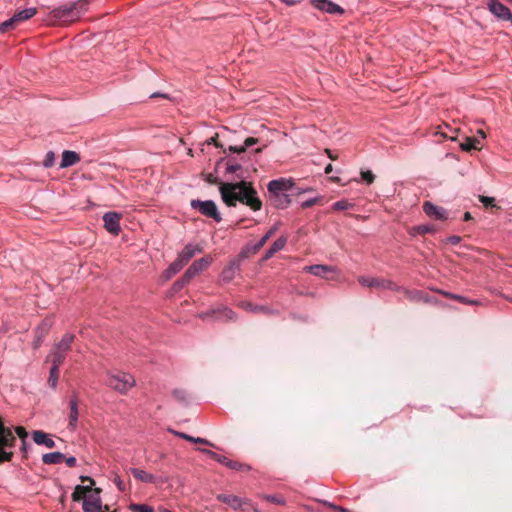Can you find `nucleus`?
Instances as JSON below:
<instances>
[{"label":"nucleus","mask_w":512,"mask_h":512,"mask_svg":"<svg viewBox=\"0 0 512 512\" xmlns=\"http://www.w3.org/2000/svg\"><path fill=\"white\" fill-rule=\"evenodd\" d=\"M221 198L227 206H235L239 201L252 210L258 211L262 207V202L257 197L256 190L251 183L240 181L238 183H221L219 187Z\"/></svg>","instance_id":"f257e3e1"},{"label":"nucleus","mask_w":512,"mask_h":512,"mask_svg":"<svg viewBox=\"0 0 512 512\" xmlns=\"http://www.w3.org/2000/svg\"><path fill=\"white\" fill-rule=\"evenodd\" d=\"M75 335L72 333H65L59 342L55 343L46 357V362L55 365H62L66 359L67 353L71 350L72 343Z\"/></svg>","instance_id":"f03ea898"},{"label":"nucleus","mask_w":512,"mask_h":512,"mask_svg":"<svg viewBox=\"0 0 512 512\" xmlns=\"http://www.w3.org/2000/svg\"><path fill=\"white\" fill-rule=\"evenodd\" d=\"M106 385L121 394H126L136 385V380L127 372H108Z\"/></svg>","instance_id":"7ed1b4c3"},{"label":"nucleus","mask_w":512,"mask_h":512,"mask_svg":"<svg viewBox=\"0 0 512 512\" xmlns=\"http://www.w3.org/2000/svg\"><path fill=\"white\" fill-rule=\"evenodd\" d=\"M16 443L13 431L6 427L0 418V464L10 462L14 456L12 449Z\"/></svg>","instance_id":"20e7f679"},{"label":"nucleus","mask_w":512,"mask_h":512,"mask_svg":"<svg viewBox=\"0 0 512 512\" xmlns=\"http://www.w3.org/2000/svg\"><path fill=\"white\" fill-rule=\"evenodd\" d=\"M191 207L194 209H198L201 214L206 217H210L216 222H220L222 220L221 214L218 211V208L214 201L212 200H192Z\"/></svg>","instance_id":"39448f33"},{"label":"nucleus","mask_w":512,"mask_h":512,"mask_svg":"<svg viewBox=\"0 0 512 512\" xmlns=\"http://www.w3.org/2000/svg\"><path fill=\"white\" fill-rule=\"evenodd\" d=\"M217 500L229 505L234 510H245L246 507H250L254 512H259L249 499H242L236 495L218 494Z\"/></svg>","instance_id":"423d86ee"},{"label":"nucleus","mask_w":512,"mask_h":512,"mask_svg":"<svg viewBox=\"0 0 512 512\" xmlns=\"http://www.w3.org/2000/svg\"><path fill=\"white\" fill-rule=\"evenodd\" d=\"M212 262L210 256L194 261L182 276V285H187L196 275L204 271Z\"/></svg>","instance_id":"0eeeda50"},{"label":"nucleus","mask_w":512,"mask_h":512,"mask_svg":"<svg viewBox=\"0 0 512 512\" xmlns=\"http://www.w3.org/2000/svg\"><path fill=\"white\" fill-rule=\"evenodd\" d=\"M359 283L365 287H376L381 289H389V290H400L398 286H396L393 282L387 279L380 278H372L361 276L358 279Z\"/></svg>","instance_id":"6e6552de"},{"label":"nucleus","mask_w":512,"mask_h":512,"mask_svg":"<svg viewBox=\"0 0 512 512\" xmlns=\"http://www.w3.org/2000/svg\"><path fill=\"white\" fill-rule=\"evenodd\" d=\"M100 490L95 489L83 501L84 512H105L99 496Z\"/></svg>","instance_id":"1a4fd4ad"},{"label":"nucleus","mask_w":512,"mask_h":512,"mask_svg":"<svg viewBox=\"0 0 512 512\" xmlns=\"http://www.w3.org/2000/svg\"><path fill=\"white\" fill-rule=\"evenodd\" d=\"M122 215L117 212H107L103 215L105 229L113 235H118L121 231L120 220Z\"/></svg>","instance_id":"9d476101"},{"label":"nucleus","mask_w":512,"mask_h":512,"mask_svg":"<svg viewBox=\"0 0 512 512\" xmlns=\"http://www.w3.org/2000/svg\"><path fill=\"white\" fill-rule=\"evenodd\" d=\"M490 12L498 19L510 21L512 24V13L510 9L499 2L498 0H491L488 4Z\"/></svg>","instance_id":"9b49d317"},{"label":"nucleus","mask_w":512,"mask_h":512,"mask_svg":"<svg viewBox=\"0 0 512 512\" xmlns=\"http://www.w3.org/2000/svg\"><path fill=\"white\" fill-rule=\"evenodd\" d=\"M311 5L314 8L328 14L342 15L344 13V9L341 6L330 0H311Z\"/></svg>","instance_id":"f8f14e48"},{"label":"nucleus","mask_w":512,"mask_h":512,"mask_svg":"<svg viewBox=\"0 0 512 512\" xmlns=\"http://www.w3.org/2000/svg\"><path fill=\"white\" fill-rule=\"evenodd\" d=\"M78 395L74 393L69 400V415H68V428L71 431H75L78 425L79 408H78Z\"/></svg>","instance_id":"ddd939ff"},{"label":"nucleus","mask_w":512,"mask_h":512,"mask_svg":"<svg viewBox=\"0 0 512 512\" xmlns=\"http://www.w3.org/2000/svg\"><path fill=\"white\" fill-rule=\"evenodd\" d=\"M293 186L294 183L291 179L280 178L269 182L268 191L271 195L280 194L291 190Z\"/></svg>","instance_id":"4468645a"},{"label":"nucleus","mask_w":512,"mask_h":512,"mask_svg":"<svg viewBox=\"0 0 512 512\" xmlns=\"http://www.w3.org/2000/svg\"><path fill=\"white\" fill-rule=\"evenodd\" d=\"M51 327V322L48 320L42 321V323L34 331V340L32 342L33 349H38L43 343Z\"/></svg>","instance_id":"2eb2a0df"},{"label":"nucleus","mask_w":512,"mask_h":512,"mask_svg":"<svg viewBox=\"0 0 512 512\" xmlns=\"http://www.w3.org/2000/svg\"><path fill=\"white\" fill-rule=\"evenodd\" d=\"M33 441L37 445H43L46 448H54L55 447V441L50 437V435L44 431L41 430H35L32 432Z\"/></svg>","instance_id":"dca6fc26"},{"label":"nucleus","mask_w":512,"mask_h":512,"mask_svg":"<svg viewBox=\"0 0 512 512\" xmlns=\"http://www.w3.org/2000/svg\"><path fill=\"white\" fill-rule=\"evenodd\" d=\"M423 210L429 217L437 220H444L447 218V212L444 208L435 206L430 202L424 203Z\"/></svg>","instance_id":"f3484780"},{"label":"nucleus","mask_w":512,"mask_h":512,"mask_svg":"<svg viewBox=\"0 0 512 512\" xmlns=\"http://www.w3.org/2000/svg\"><path fill=\"white\" fill-rule=\"evenodd\" d=\"M87 3V0H79L78 3H74L73 5L56 8L52 11V16L57 19L67 17L76 9L77 5L84 7Z\"/></svg>","instance_id":"a211bd4d"},{"label":"nucleus","mask_w":512,"mask_h":512,"mask_svg":"<svg viewBox=\"0 0 512 512\" xmlns=\"http://www.w3.org/2000/svg\"><path fill=\"white\" fill-rule=\"evenodd\" d=\"M202 251V248L199 245L187 244L183 250L179 253L178 259L186 265L189 260L194 257L196 253Z\"/></svg>","instance_id":"6ab92c4d"},{"label":"nucleus","mask_w":512,"mask_h":512,"mask_svg":"<svg viewBox=\"0 0 512 512\" xmlns=\"http://www.w3.org/2000/svg\"><path fill=\"white\" fill-rule=\"evenodd\" d=\"M80 161V156L71 150H65L62 153V159L60 162V168H67L77 164Z\"/></svg>","instance_id":"aec40b11"},{"label":"nucleus","mask_w":512,"mask_h":512,"mask_svg":"<svg viewBox=\"0 0 512 512\" xmlns=\"http://www.w3.org/2000/svg\"><path fill=\"white\" fill-rule=\"evenodd\" d=\"M304 270L318 277H325L329 272H334L336 269L328 265H311L304 267Z\"/></svg>","instance_id":"412c9836"},{"label":"nucleus","mask_w":512,"mask_h":512,"mask_svg":"<svg viewBox=\"0 0 512 512\" xmlns=\"http://www.w3.org/2000/svg\"><path fill=\"white\" fill-rule=\"evenodd\" d=\"M212 315H217L216 317L218 319L231 320L233 318L234 313L229 308L223 307V308L218 309V310H211L210 312L202 313L199 316L202 319H206L208 316H212Z\"/></svg>","instance_id":"4be33fe9"},{"label":"nucleus","mask_w":512,"mask_h":512,"mask_svg":"<svg viewBox=\"0 0 512 512\" xmlns=\"http://www.w3.org/2000/svg\"><path fill=\"white\" fill-rule=\"evenodd\" d=\"M240 269V263L238 261L232 262L229 266L223 269L221 278L224 282H230L234 279L237 271Z\"/></svg>","instance_id":"5701e85b"},{"label":"nucleus","mask_w":512,"mask_h":512,"mask_svg":"<svg viewBox=\"0 0 512 512\" xmlns=\"http://www.w3.org/2000/svg\"><path fill=\"white\" fill-rule=\"evenodd\" d=\"M287 243V238L284 236L279 237L274 241L272 246L266 251L264 260L270 259L276 252L282 250Z\"/></svg>","instance_id":"b1692460"},{"label":"nucleus","mask_w":512,"mask_h":512,"mask_svg":"<svg viewBox=\"0 0 512 512\" xmlns=\"http://www.w3.org/2000/svg\"><path fill=\"white\" fill-rule=\"evenodd\" d=\"M130 473L139 481L144 483H153L155 476L138 468H130Z\"/></svg>","instance_id":"393cba45"},{"label":"nucleus","mask_w":512,"mask_h":512,"mask_svg":"<svg viewBox=\"0 0 512 512\" xmlns=\"http://www.w3.org/2000/svg\"><path fill=\"white\" fill-rule=\"evenodd\" d=\"M272 203L275 207L284 209L290 205L291 200L289 195H287L286 193L273 194Z\"/></svg>","instance_id":"a878e982"},{"label":"nucleus","mask_w":512,"mask_h":512,"mask_svg":"<svg viewBox=\"0 0 512 512\" xmlns=\"http://www.w3.org/2000/svg\"><path fill=\"white\" fill-rule=\"evenodd\" d=\"M37 13V9L34 7L26 8L24 10H21L13 15L14 20L16 23H20L22 21L28 20L35 16Z\"/></svg>","instance_id":"bb28decb"},{"label":"nucleus","mask_w":512,"mask_h":512,"mask_svg":"<svg viewBox=\"0 0 512 512\" xmlns=\"http://www.w3.org/2000/svg\"><path fill=\"white\" fill-rule=\"evenodd\" d=\"M64 459V454L61 452L46 453L42 456L44 464H58Z\"/></svg>","instance_id":"cd10ccee"},{"label":"nucleus","mask_w":512,"mask_h":512,"mask_svg":"<svg viewBox=\"0 0 512 512\" xmlns=\"http://www.w3.org/2000/svg\"><path fill=\"white\" fill-rule=\"evenodd\" d=\"M278 230V225H274L272 228H270L266 234L254 245L253 252L256 253L259 251L265 243L275 234V232Z\"/></svg>","instance_id":"c85d7f7f"},{"label":"nucleus","mask_w":512,"mask_h":512,"mask_svg":"<svg viewBox=\"0 0 512 512\" xmlns=\"http://www.w3.org/2000/svg\"><path fill=\"white\" fill-rule=\"evenodd\" d=\"M59 368H60V365H55V364H52V366L50 368L49 378H48L47 383L52 389H56V387H57L58 379H59Z\"/></svg>","instance_id":"c756f323"},{"label":"nucleus","mask_w":512,"mask_h":512,"mask_svg":"<svg viewBox=\"0 0 512 512\" xmlns=\"http://www.w3.org/2000/svg\"><path fill=\"white\" fill-rule=\"evenodd\" d=\"M174 434L182 439H185L189 442H193V443H197V444H203V445H208V446H214L210 441H208L207 439L205 438H200V437H193L191 435H188L186 433H183V432H174Z\"/></svg>","instance_id":"7c9ffc66"},{"label":"nucleus","mask_w":512,"mask_h":512,"mask_svg":"<svg viewBox=\"0 0 512 512\" xmlns=\"http://www.w3.org/2000/svg\"><path fill=\"white\" fill-rule=\"evenodd\" d=\"M88 492H92L91 491V488L90 486H81V485H78L76 486L74 492L72 493V499L74 501H79L81 499H85L87 496H86V493Z\"/></svg>","instance_id":"2f4dec72"},{"label":"nucleus","mask_w":512,"mask_h":512,"mask_svg":"<svg viewBox=\"0 0 512 512\" xmlns=\"http://www.w3.org/2000/svg\"><path fill=\"white\" fill-rule=\"evenodd\" d=\"M258 143V139L254 137H249L244 141L243 146H230L229 150L234 153H242L246 150V148Z\"/></svg>","instance_id":"473e14b6"},{"label":"nucleus","mask_w":512,"mask_h":512,"mask_svg":"<svg viewBox=\"0 0 512 512\" xmlns=\"http://www.w3.org/2000/svg\"><path fill=\"white\" fill-rule=\"evenodd\" d=\"M185 265L177 258L173 263L170 264L168 269L165 271V277L169 279L176 273H178Z\"/></svg>","instance_id":"72a5a7b5"},{"label":"nucleus","mask_w":512,"mask_h":512,"mask_svg":"<svg viewBox=\"0 0 512 512\" xmlns=\"http://www.w3.org/2000/svg\"><path fill=\"white\" fill-rule=\"evenodd\" d=\"M433 232H435V228L432 225H418V226H414L410 230V234H412V235H415V234L423 235V234L433 233Z\"/></svg>","instance_id":"f704fd0d"},{"label":"nucleus","mask_w":512,"mask_h":512,"mask_svg":"<svg viewBox=\"0 0 512 512\" xmlns=\"http://www.w3.org/2000/svg\"><path fill=\"white\" fill-rule=\"evenodd\" d=\"M404 294L406 298H408L411 301H428V299L423 297L421 292L417 290H404Z\"/></svg>","instance_id":"c9c22d12"},{"label":"nucleus","mask_w":512,"mask_h":512,"mask_svg":"<svg viewBox=\"0 0 512 512\" xmlns=\"http://www.w3.org/2000/svg\"><path fill=\"white\" fill-rule=\"evenodd\" d=\"M172 394L180 402L188 403L190 400V395L184 389H174Z\"/></svg>","instance_id":"e433bc0d"},{"label":"nucleus","mask_w":512,"mask_h":512,"mask_svg":"<svg viewBox=\"0 0 512 512\" xmlns=\"http://www.w3.org/2000/svg\"><path fill=\"white\" fill-rule=\"evenodd\" d=\"M479 140L476 138H466V140L461 143V148L465 151H470L472 149H477Z\"/></svg>","instance_id":"4c0bfd02"},{"label":"nucleus","mask_w":512,"mask_h":512,"mask_svg":"<svg viewBox=\"0 0 512 512\" xmlns=\"http://www.w3.org/2000/svg\"><path fill=\"white\" fill-rule=\"evenodd\" d=\"M353 207V204L350 203L348 200H340L333 204V209L337 211H343L348 210Z\"/></svg>","instance_id":"58836bf2"},{"label":"nucleus","mask_w":512,"mask_h":512,"mask_svg":"<svg viewBox=\"0 0 512 512\" xmlns=\"http://www.w3.org/2000/svg\"><path fill=\"white\" fill-rule=\"evenodd\" d=\"M438 293H440L444 297H447V298L453 299V300H457L461 303L468 302V298L461 296V295L453 294V293H450V292H447L444 290H438Z\"/></svg>","instance_id":"ea45409f"},{"label":"nucleus","mask_w":512,"mask_h":512,"mask_svg":"<svg viewBox=\"0 0 512 512\" xmlns=\"http://www.w3.org/2000/svg\"><path fill=\"white\" fill-rule=\"evenodd\" d=\"M129 508L133 512H154L153 508L146 504H131Z\"/></svg>","instance_id":"a19ab883"},{"label":"nucleus","mask_w":512,"mask_h":512,"mask_svg":"<svg viewBox=\"0 0 512 512\" xmlns=\"http://www.w3.org/2000/svg\"><path fill=\"white\" fill-rule=\"evenodd\" d=\"M261 498L277 505H285L286 503L283 497H278L276 495H262Z\"/></svg>","instance_id":"79ce46f5"},{"label":"nucleus","mask_w":512,"mask_h":512,"mask_svg":"<svg viewBox=\"0 0 512 512\" xmlns=\"http://www.w3.org/2000/svg\"><path fill=\"white\" fill-rule=\"evenodd\" d=\"M16 25L17 23L12 16L10 19L0 24V32H6L10 29H13Z\"/></svg>","instance_id":"37998d69"},{"label":"nucleus","mask_w":512,"mask_h":512,"mask_svg":"<svg viewBox=\"0 0 512 512\" xmlns=\"http://www.w3.org/2000/svg\"><path fill=\"white\" fill-rule=\"evenodd\" d=\"M55 154L52 151L46 153L45 158L43 160V166L45 168H50L54 165Z\"/></svg>","instance_id":"c03bdc74"},{"label":"nucleus","mask_w":512,"mask_h":512,"mask_svg":"<svg viewBox=\"0 0 512 512\" xmlns=\"http://www.w3.org/2000/svg\"><path fill=\"white\" fill-rule=\"evenodd\" d=\"M361 177L367 184L373 183L375 179L374 174L370 170L361 171Z\"/></svg>","instance_id":"a18cd8bd"},{"label":"nucleus","mask_w":512,"mask_h":512,"mask_svg":"<svg viewBox=\"0 0 512 512\" xmlns=\"http://www.w3.org/2000/svg\"><path fill=\"white\" fill-rule=\"evenodd\" d=\"M15 433L20 438V440H27L28 432L23 426H16Z\"/></svg>","instance_id":"49530a36"},{"label":"nucleus","mask_w":512,"mask_h":512,"mask_svg":"<svg viewBox=\"0 0 512 512\" xmlns=\"http://www.w3.org/2000/svg\"><path fill=\"white\" fill-rule=\"evenodd\" d=\"M229 468L233 469V470H249L250 469V467L248 465H245V464H242V463H239L236 461H232V460L230 461Z\"/></svg>","instance_id":"de8ad7c7"},{"label":"nucleus","mask_w":512,"mask_h":512,"mask_svg":"<svg viewBox=\"0 0 512 512\" xmlns=\"http://www.w3.org/2000/svg\"><path fill=\"white\" fill-rule=\"evenodd\" d=\"M320 199H321V197H314V198L308 199V200L302 202L301 207L309 208V207L317 204L320 201Z\"/></svg>","instance_id":"09e8293b"},{"label":"nucleus","mask_w":512,"mask_h":512,"mask_svg":"<svg viewBox=\"0 0 512 512\" xmlns=\"http://www.w3.org/2000/svg\"><path fill=\"white\" fill-rule=\"evenodd\" d=\"M246 309H249L253 312H268V308L264 307V306H253L251 303H248L246 304L245 306Z\"/></svg>","instance_id":"8fccbe9b"},{"label":"nucleus","mask_w":512,"mask_h":512,"mask_svg":"<svg viewBox=\"0 0 512 512\" xmlns=\"http://www.w3.org/2000/svg\"><path fill=\"white\" fill-rule=\"evenodd\" d=\"M479 201L486 207L494 206V198L488 196H480Z\"/></svg>","instance_id":"3c124183"},{"label":"nucleus","mask_w":512,"mask_h":512,"mask_svg":"<svg viewBox=\"0 0 512 512\" xmlns=\"http://www.w3.org/2000/svg\"><path fill=\"white\" fill-rule=\"evenodd\" d=\"M214 460H216L217 462H219V463H221V464H223V465H225L227 467H229L230 461H231L227 457L219 455V454H217V456L215 457Z\"/></svg>","instance_id":"603ef678"},{"label":"nucleus","mask_w":512,"mask_h":512,"mask_svg":"<svg viewBox=\"0 0 512 512\" xmlns=\"http://www.w3.org/2000/svg\"><path fill=\"white\" fill-rule=\"evenodd\" d=\"M29 448H30V445L28 444L27 440H21L20 450L23 453L24 457L27 456Z\"/></svg>","instance_id":"864d4df0"},{"label":"nucleus","mask_w":512,"mask_h":512,"mask_svg":"<svg viewBox=\"0 0 512 512\" xmlns=\"http://www.w3.org/2000/svg\"><path fill=\"white\" fill-rule=\"evenodd\" d=\"M114 483L116 484V486L118 487V489L120 491L125 490V484H124L123 480L118 475L115 476Z\"/></svg>","instance_id":"5fc2aeb1"},{"label":"nucleus","mask_w":512,"mask_h":512,"mask_svg":"<svg viewBox=\"0 0 512 512\" xmlns=\"http://www.w3.org/2000/svg\"><path fill=\"white\" fill-rule=\"evenodd\" d=\"M200 452L206 454L207 456H209L210 458H213L215 459V457L217 456V453L213 452L212 450H209V449H205V448H199L198 449Z\"/></svg>","instance_id":"6e6d98bb"},{"label":"nucleus","mask_w":512,"mask_h":512,"mask_svg":"<svg viewBox=\"0 0 512 512\" xmlns=\"http://www.w3.org/2000/svg\"><path fill=\"white\" fill-rule=\"evenodd\" d=\"M461 241V238L459 236L453 235L447 238V242L451 243L452 245H456Z\"/></svg>","instance_id":"4d7b16f0"},{"label":"nucleus","mask_w":512,"mask_h":512,"mask_svg":"<svg viewBox=\"0 0 512 512\" xmlns=\"http://www.w3.org/2000/svg\"><path fill=\"white\" fill-rule=\"evenodd\" d=\"M65 462L69 467H74L76 465V458L73 456L68 457L65 459Z\"/></svg>","instance_id":"13d9d810"},{"label":"nucleus","mask_w":512,"mask_h":512,"mask_svg":"<svg viewBox=\"0 0 512 512\" xmlns=\"http://www.w3.org/2000/svg\"><path fill=\"white\" fill-rule=\"evenodd\" d=\"M184 286L185 285H182V278L179 281L175 282L173 285V287L176 291L182 289Z\"/></svg>","instance_id":"bf43d9fd"},{"label":"nucleus","mask_w":512,"mask_h":512,"mask_svg":"<svg viewBox=\"0 0 512 512\" xmlns=\"http://www.w3.org/2000/svg\"><path fill=\"white\" fill-rule=\"evenodd\" d=\"M325 153L331 160H336L337 156H335L330 149H325Z\"/></svg>","instance_id":"052dcab7"},{"label":"nucleus","mask_w":512,"mask_h":512,"mask_svg":"<svg viewBox=\"0 0 512 512\" xmlns=\"http://www.w3.org/2000/svg\"><path fill=\"white\" fill-rule=\"evenodd\" d=\"M333 170V166L332 164H328L326 167H325V173L326 174H330Z\"/></svg>","instance_id":"680f3d73"},{"label":"nucleus","mask_w":512,"mask_h":512,"mask_svg":"<svg viewBox=\"0 0 512 512\" xmlns=\"http://www.w3.org/2000/svg\"><path fill=\"white\" fill-rule=\"evenodd\" d=\"M207 143L209 145L214 144V145L218 146V143L216 142V137H211L210 139L207 140Z\"/></svg>","instance_id":"e2e57ef3"},{"label":"nucleus","mask_w":512,"mask_h":512,"mask_svg":"<svg viewBox=\"0 0 512 512\" xmlns=\"http://www.w3.org/2000/svg\"><path fill=\"white\" fill-rule=\"evenodd\" d=\"M470 219H472L471 213L470 212H465V214H464V221H468Z\"/></svg>","instance_id":"0e129e2a"},{"label":"nucleus","mask_w":512,"mask_h":512,"mask_svg":"<svg viewBox=\"0 0 512 512\" xmlns=\"http://www.w3.org/2000/svg\"><path fill=\"white\" fill-rule=\"evenodd\" d=\"M283 3L289 5V6H292L295 4V1L294 0H281Z\"/></svg>","instance_id":"69168bd1"},{"label":"nucleus","mask_w":512,"mask_h":512,"mask_svg":"<svg viewBox=\"0 0 512 512\" xmlns=\"http://www.w3.org/2000/svg\"><path fill=\"white\" fill-rule=\"evenodd\" d=\"M464 304H468V305H477V304H478V301H477V300H470V299H468V302H464Z\"/></svg>","instance_id":"338daca9"},{"label":"nucleus","mask_w":512,"mask_h":512,"mask_svg":"<svg viewBox=\"0 0 512 512\" xmlns=\"http://www.w3.org/2000/svg\"><path fill=\"white\" fill-rule=\"evenodd\" d=\"M238 168H239L238 165H236V166H229L228 170L231 171V172H235Z\"/></svg>","instance_id":"774afa93"}]
</instances>
